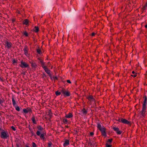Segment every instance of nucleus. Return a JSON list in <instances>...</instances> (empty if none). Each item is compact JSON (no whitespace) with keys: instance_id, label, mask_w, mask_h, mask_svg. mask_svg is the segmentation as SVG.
<instances>
[{"instance_id":"nucleus-40","label":"nucleus","mask_w":147,"mask_h":147,"mask_svg":"<svg viewBox=\"0 0 147 147\" xmlns=\"http://www.w3.org/2000/svg\"><path fill=\"white\" fill-rule=\"evenodd\" d=\"M67 82L71 84V82L69 80H67Z\"/></svg>"},{"instance_id":"nucleus-1","label":"nucleus","mask_w":147,"mask_h":147,"mask_svg":"<svg viewBox=\"0 0 147 147\" xmlns=\"http://www.w3.org/2000/svg\"><path fill=\"white\" fill-rule=\"evenodd\" d=\"M144 101L143 104V107L141 111L140 112V114L141 116L143 117L145 115V114L146 112V106L147 104V98L146 95L144 96Z\"/></svg>"},{"instance_id":"nucleus-6","label":"nucleus","mask_w":147,"mask_h":147,"mask_svg":"<svg viewBox=\"0 0 147 147\" xmlns=\"http://www.w3.org/2000/svg\"><path fill=\"white\" fill-rule=\"evenodd\" d=\"M1 137L3 139H7L9 136L4 131L1 132Z\"/></svg>"},{"instance_id":"nucleus-19","label":"nucleus","mask_w":147,"mask_h":147,"mask_svg":"<svg viewBox=\"0 0 147 147\" xmlns=\"http://www.w3.org/2000/svg\"><path fill=\"white\" fill-rule=\"evenodd\" d=\"M103 126L102 127L101 126V124L100 123H98L97 124V127L100 130V129H102L103 128Z\"/></svg>"},{"instance_id":"nucleus-45","label":"nucleus","mask_w":147,"mask_h":147,"mask_svg":"<svg viewBox=\"0 0 147 147\" xmlns=\"http://www.w3.org/2000/svg\"><path fill=\"white\" fill-rule=\"evenodd\" d=\"M95 34L94 33H92V34L91 35L92 36H94Z\"/></svg>"},{"instance_id":"nucleus-38","label":"nucleus","mask_w":147,"mask_h":147,"mask_svg":"<svg viewBox=\"0 0 147 147\" xmlns=\"http://www.w3.org/2000/svg\"><path fill=\"white\" fill-rule=\"evenodd\" d=\"M146 9V7H144V6H143V7H142V9L143 10V11L144 10H145Z\"/></svg>"},{"instance_id":"nucleus-46","label":"nucleus","mask_w":147,"mask_h":147,"mask_svg":"<svg viewBox=\"0 0 147 147\" xmlns=\"http://www.w3.org/2000/svg\"><path fill=\"white\" fill-rule=\"evenodd\" d=\"M3 103V101L1 99H0V104Z\"/></svg>"},{"instance_id":"nucleus-36","label":"nucleus","mask_w":147,"mask_h":147,"mask_svg":"<svg viewBox=\"0 0 147 147\" xmlns=\"http://www.w3.org/2000/svg\"><path fill=\"white\" fill-rule=\"evenodd\" d=\"M112 139H109L107 141V142H109L110 143H111V142H112Z\"/></svg>"},{"instance_id":"nucleus-53","label":"nucleus","mask_w":147,"mask_h":147,"mask_svg":"<svg viewBox=\"0 0 147 147\" xmlns=\"http://www.w3.org/2000/svg\"><path fill=\"white\" fill-rule=\"evenodd\" d=\"M25 147H30L27 145H26L25 146Z\"/></svg>"},{"instance_id":"nucleus-2","label":"nucleus","mask_w":147,"mask_h":147,"mask_svg":"<svg viewBox=\"0 0 147 147\" xmlns=\"http://www.w3.org/2000/svg\"><path fill=\"white\" fill-rule=\"evenodd\" d=\"M61 91L64 96H68L70 95V92L64 89L63 88Z\"/></svg>"},{"instance_id":"nucleus-33","label":"nucleus","mask_w":147,"mask_h":147,"mask_svg":"<svg viewBox=\"0 0 147 147\" xmlns=\"http://www.w3.org/2000/svg\"><path fill=\"white\" fill-rule=\"evenodd\" d=\"M122 131H119V130H118L116 132L117 134L119 135L121 134L122 133Z\"/></svg>"},{"instance_id":"nucleus-24","label":"nucleus","mask_w":147,"mask_h":147,"mask_svg":"<svg viewBox=\"0 0 147 147\" xmlns=\"http://www.w3.org/2000/svg\"><path fill=\"white\" fill-rule=\"evenodd\" d=\"M113 129L116 132H117L119 130V129L118 128L116 127H113Z\"/></svg>"},{"instance_id":"nucleus-12","label":"nucleus","mask_w":147,"mask_h":147,"mask_svg":"<svg viewBox=\"0 0 147 147\" xmlns=\"http://www.w3.org/2000/svg\"><path fill=\"white\" fill-rule=\"evenodd\" d=\"M30 63L31 64L32 67L34 69H35L36 68L37 65L36 64L33 62H30Z\"/></svg>"},{"instance_id":"nucleus-52","label":"nucleus","mask_w":147,"mask_h":147,"mask_svg":"<svg viewBox=\"0 0 147 147\" xmlns=\"http://www.w3.org/2000/svg\"><path fill=\"white\" fill-rule=\"evenodd\" d=\"M132 73L133 74H135V72L134 71H132Z\"/></svg>"},{"instance_id":"nucleus-50","label":"nucleus","mask_w":147,"mask_h":147,"mask_svg":"<svg viewBox=\"0 0 147 147\" xmlns=\"http://www.w3.org/2000/svg\"><path fill=\"white\" fill-rule=\"evenodd\" d=\"M43 76L44 77H46V74H45V73H43Z\"/></svg>"},{"instance_id":"nucleus-48","label":"nucleus","mask_w":147,"mask_h":147,"mask_svg":"<svg viewBox=\"0 0 147 147\" xmlns=\"http://www.w3.org/2000/svg\"><path fill=\"white\" fill-rule=\"evenodd\" d=\"M16 146V147H20V145L18 144H17Z\"/></svg>"},{"instance_id":"nucleus-17","label":"nucleus","mask_w":147,"mask_h":147,"mask_svg":"<svg viewBox=\"0 0 147 147\" xmlns=\"http://www.w3.org/2000/svg\"><path fill=\"white\" fill-rule=\"evenodd\" d=\"M29 21L27 19H25L23 21V24H25L26 25H28V24Z\"/></svg>"},{"instance_id":"nucleus-25","label":"nucleus","mask_w":147,"mask_h":147,"mask_svg":"<svg viewBox=\"0 0 147 147\" xmlns=\"http://www.w3.org/2000/svg\"><path fill=\"white\" fill-rule=\"evenodd\" d=\"M63 121L65 124H67L68 123V120L66 119H63Z\"/></svg>"},{"instance_id":"nucleus-43","label":"nucleus","mask_w":147,"mask_h":147,"mask_svg":"<svg viewBox=\"0 0 147 147\" xmlns=\"http://www.w3.org/2000/svg\"><path fill=\"white\" fill-rule=\"evenodd\" d=\"M15 21V19H13L12 20V22H14Z\"/></svg>"},{"instance_id":"nucleus-30","label":"nucleus","mask_w":147,"mask_h":147,"mask_svg":"<svg viewBox=\"0 0 147 147\" xmlns=\"http://www.w3.org/2000/svg\"><path fill=\"white\" fill-rule=\"evenodd\" d=\"M32 147H37V145L34 142L32 143Z\"/></svg>"},{"instance_id":"nucleus-57","label":"nucleus","mask_w":147,"mask_h":147,"mask_svg":"<svg viewBox=\"0 0 147 147\" xmlns=\"http://www.w3.org/2000/svg\"><path fill=\"white\" fill-rule=\"evenodd\" d=\"M24 75H25V72H24L23 73V74Z\"/></svg>"},{"instance_id":"nucleus-20","label":"nucleus","mask_w":147,"mask_h":147,"mask_svg":"<svg viewBox=\"0 0 147 147\" xmlns=\"http://www.w3.org/2000/svg\"><path fill=\"white\" fill-rule=\"evenodd\" d=\"M82 112L83 114L85 115L87 113V111L84 108L82 110Z\"/></svg>"},{"instance_id":"nucleus-55","label":"nucleus","mask_w":147,"mask_h":147,"mask_svg":"<svg viewBox=\"0 0 147 147\" xmlns=\"http://www.w3.org/2000/svg\"><path fill=\"white\" fill-rule=\"evenodd\" d=\"M145 27L146 28H147V25H146L145 26Z\"/></svg>"},{"instance_id":"nucleus-5","label":"nucleus","mask_w":147,"mask_h":147,"mask_svg":"<svg viewBox=\"0 0 147 147\" xmlns=\"http://www.w3.org/2000/svg\"><path fill=\"white\" fill-rule=\"evenodd\" d=\"M20 66L22 68H25L28 67H29V65L25 62H24L23 61H21Z\"/></svg>"},{"instance_id":"nucleus-29","label":"nucleus","mask_w":147,"mask_h":147,"mask_svg":"<svg viewBox=\"0 0 147 147\" xmlns=\"http://www.w3.org/2000/svg\"><path fill=\"white\" fill-rule=\"evenodd\" d=\"M61 94V92H59L58 91H57L55 92V94L57 96H59Z\"/></svg>"},{"instance_id":"nucleus-28","label":"nucleus","mask_w":147,"mask_h":147,"mask_svg":"<svg viewBox=\"0 0 147 147\" xmlns=\"http://www.w3.org/2000/svg\"><path fill=\"white\" fill-rule=\"evenodd\" d=\"M15 107L16 109L18 111H20V108L18 106H16Z\"/></svg>"},{"instance_id":"nucleus-42","label":"nucleus","mask_w":147,"mask_h":147,"mask_svg":"<svg viewBox=\"0 0 147 147\" xmlns=\"http://www.w3.org/2000/svg\"><path fill=\"white\" fill-rule=\"evenodd\" d=\"M90 134L91 136H92L94 134V133L93 132H91L90 133Z\"/></svg>"},{"instance_id":"nucleus-44","label":"nucleus","mask_w":147,"mask_h":147,"mask_svg":"<svg viewBox=\"0 0 147 147\" xmlns=\"http://www.w3.org/2000/svg\"><path fill=\"white\" fill-rule=\"evenodd\" d=\"M13 63H16V61L15 60H13Z\"/></svg>"},{"instance_id":"nucleus-14","label":"nucleus","mask_w":147,"mask_h":147,"mask_svg":"<svg viewBox=\"0 0 147 147\" xmlns=\"http://www.w3.org/2000/svg\"><path fill=\"white\" fill-rule=\"evenodd\" d=\"M69 144V141L68 140H65L64 143L63 144V146L64 147L67 146V145Z\"/></svg>"},{"instance_id":"nucleus-4","label":"nucleus","mask_w":147,"mask_h":147,"mask_svg":"<svg viewBox=\"0 0 147 147\" xmlns=\"http://www.w3.org/2000/svg\"><path fill=\"white\" fill-rule=\"evenodd\" d=\"M38 130L36 132V135L37 136H39L41 132H43L44 129L40 125H38L37 127Z\"/></svg>"},{"instance_id":"nucleus-51","label":"nucleus","mask_w":147,"mask_h":147,"mask_svg":"<svg viewBox=\"0 0 147 147\" xmlns=\"http://www.w3.org/2000/svg\"><path fill=\"white\" fill-rule=\"evenodd\" d=\"M31 132V134H32L33 135L34 134V133L32 131Z\"/></svg>"},{"instance_id":"nucleus-7","label":"nucleus","mask_w":147,"mask_h":147,"mask_svg":"<svg viewBox=\"0 0 147 147\" xmlns=\"http://www.w3.org/2000/svg\"><path fill=\"white\" fill-rule=\"evenodd\" d=\"M100 130L102 134V136H104L105 137L107 135L106 132V129L105 128L104 126H103L102 128L100 129Z\"/></svg>"},{"instance_id":"nucleus-37","label":"nucleus","mask_w":147,"mask_h":147,"mask_svg":"<svg viewBox=\"0 0 147 147\" xmlns=\"http://www.w3.org/2000/svg\"><path fill=\"white\" fill-rule=\"evenodd\" d=\"M106 146L107 147H111L112 146L111 145L108 144L107 143L106 144Z\"/></svg>"},{"instance_id":"nucleus-16","label":"nucleus","mask_w":147,"mask_h":147,"mask_svg":"<svg viewBox=\"0 0 147 147\" xmlns=\"http://www.w3.org/2000/svg\"><path fill=\"white\" fill-rule=\"evenodd\" d=\"M73 117V115L71 113H69L68 114L66 115L65 117L67 118H71Z\"/></svg>"},{"instance_id":"nucleus-41","label":"nucleus","mask_w":147,"mask_h":147,"mask_svg":"<svg viewBox=\"0 0 147 147\" xmlns=\"http://www.w3.org/2000/svg\"><path fill=\"white\" fill-rule=\"evenodd\" d=\"M131 76L133 77L134 78L136 76V74H134V75H131Z\"/></svg>"},{"instance_id":"nucleus-23","label":"nucleus","mask_w":147,"mask_h":147,"mask_svg":"<svg viewBox=\"0 0 147 147\" xmlns=\"http://www.w3.org/2000/svg\"><path fill=\"white\" fill-rule=\"evenodd\" d=\"M36 51L37 53L39 54H40L42 53V52L40 49H37Z\"/></svg>"},{"instance_id":"nucleus-35","label":"nucleus","mask_w":147,"mask_h":147,"mask_svg":"<svg viewBox=\"0 0 147 147\" xmlns=\"http://www.w3.org/2000/svg\"><path fill=\"white\" fill-rule=\"evenodd\" d=\"M11 128L12 129V130L14 131H16V129L15 127H14L13 126H12L11 127Z\"/></svg>"},{"instance_id":"nucleus-34","label":"nucleus","mask_w":147,"mask_h":147,"mask_svg":"<svg viewBox=\"0 0 147 147\" xmlns=\"http://www.w3.org/2000/svg\"><path fill=\"white\" fill-rule=\"evenodd\" d=\"M23 34L26 36H28V33L26 31L24 32Z\"/></svg>"},{"instance_id":"nucleus-10","label":"nucleus","mask_w":147,"mask_h":147,"mask_svg":"<svg viewBox=\"0 0 147 147\" xmlns=\"http://www.w3.org/2000/svg\"><path fill=\"white\" fill-rule=\"evenodd\" d=\"M87 99L91 102L95 101V100L93 98L92 96H90L88 97Z\"/></svg>"},{"instance_id":"nucleus-21","label":"nucleus","mask_w":147,"mask_h":147,"mask_svg":"<svg viewBox=\"0 0 147 147\" xmlns=\"http://www.w3.org/2000/svg\"><path fill=\"white\" fill-rule=\"evenodd\" d=\"M12 101L13 106L15 107L16 106V103L13 98H12Z\"/></svg>"},{"instance_id":"nucleus-22","label":"nucleus","mask_w":147,"mask_h":147,"mask_svg":"<svg viewBox=\"0 0 147 147\" xmlns=\"http://www.w3.org/2000/svg\"><path fill=\"white\" fill-rule=\"evenodd\" d=\"M32 121L33 123L34 124H36V122L35 120V117L34 116H33L32 119Z\"/></svg>"},{"instance_id":"nucleus-15","label":"nucleus","mask_w":147,"mask_h":147,"mask_svg":"<svg viewBox=\"0 0 147 147\" xmlns=\"http://www.w3.org/2000/svg\"><path fill=\"white\" fill-rule=\"evenodd\" d=\"M38 59L39 60V62L42 65V67L45 66V63L43 62V60H41L40 58H38Z\"/></svg>"},{"instance_id":"nucleus-39","label":"nucleus","mask_w":147,"mask_h":147,"mask_svg":"<svg viewBox=\"0 0 147 147\" xmlns=\"http://www.w3.org/2000/svg\"><path fill=\"white\" fill-rule=\"evenodd\" d=\"M53 78L54 80H57L58 79V78L57 77H53Z\"/></svg>"},{"instance_id":"nucleus-8","label":"nucleus","mask_w":147,"mask_h":147,"mask_svg":"<svg viewBox=\"0 0 147 147\" xmlns=\"http://www.w3.org/2000/svg\"><path fill=\"white\" fill-rule=\"evenodd\" d=\"M43 69L46 72V73L49 75V76L51 77V74L50 73V71L49 69H48V68L45 66L42 67Z\"/></svg>"},{"instance_id":"nucleus-27","label":"nucleus","mask_w":147,"mask_h":147,"mask_svg":"<svg viewBox=\"0 0 147 147\" xmlns=\"http://www.w3.org/2000/svg\"><path fill=\"white\" fill-rule=\"evenodd\" d=\"M28 113L29 112L31 113L32 112V110L30 108L28 107L26 108Z\"/></svg>"},{"instance_id":"nucleus-32","label":"nucleus","mask_w":147,"mask_h":147,"mask_svg":"<svg viewBox=\"0 0 147 147\" xmlns=\"http://www.w3.org/2000/svg\"><path fill=\"white\" fill-rule=\"evenodd\" d=\"M24 112L25 113H28L26 109H23Z\"/></svg>"},{"instance_id":"nucleus-9","label":"nucleus","mask_w":147,"mask_h":147,"mask_svg":"<svg viewBox=\"0 0 147 147\" xmlns=\"http://www.w3.org/2000/svg\"><path fill=\"white\" fill-rule=\"evenodd\" d=\"M24 51V54L27 57L29 56V54L28 53V50L27 47H25L23 49Z\"/></svg>"},{"instance_id":"nucleus-58","label":"nucleus","mask_w":147,"mask_h":147,"mask_svg":"<svg viewBox=\"0 0 147 147\" xmlns=\"http://www.w3.org/2000/svg\"><path fill=\"white\" fill-rule=\"evenodd\" d=\"M1 130V128L0 127V130Z\"/></svg>"},{"instance_id":"nucleus-3","label":"nucleus","mask_w":147,"mask_h":147,"mask_svg":"<svg viewBox=\"0 0 147 147\" xmlns=\"http://www.w3.org/2000/svg\"><path fill=\"white\" fill-rule=\"evenodd\" d=\"M118 121L119 122H122V123L124 124H127L129 125L130 124V122L125 119L120 118L119 119Z\"/></svg>"},{"instance_id":"nucleus-31","label":"nucleus","mask_w":147,"mask_h":147,"mask_svg":"<svg viewBox=\"0 0 147 147\" xmlns=\"http://www.w3.org/2000/svg\"><path fill=\"white\" fill-rule=\"evenodd\" d=\"M52 144L51 142H50L48 143V147H51Z\"/></svg>"},{"instance_id":"nucleus-26","label":"nucleus","mask_w":147,"mask_h":147,"mask_svg":"<svg viewBox=\"0 0 147 147\" xmlns=\"http://www.w3.org/2000/svg\"><path fill=\"white\" fill-rule=\"evenodd\" d=\"M28 113L29 112L31 113L32 112V110L30 108L28 107L26 108Z\"/></svg>"},{"instance_id":"nucleus-49","label":"nucleus","mask_w":147,"mask_h":147,"mask_svg":"<svg viewBox=\"0 0 147 147\" xmlns=\"http://www.w3.org/2000/svg\"><path fill=\"white\" fill-rule=\"evenodd\" d=\"M29 129L30 130V131L31 132L32 131V129L31 128H30L29 127Z\"/></svg>"},{"instance_id":"nucleus-56","label":"nucleus","mask_w":147,"mask_h":147,"mask_svg":"<svg viewBox=\"0 0 147 147\" xmlns=\"http://www.w3.org/2000/svg\"><path fill=\"white\" fill-rule=\"evenodd\" d=\"M65 127H67V128H68V126H66Z\"/></svg>"},{"instance_id":"nucleus-11","label":"nucleus","mask_w":147,"mask_h":147,"mask_svg":"<svg viewBox=\"0 0 147 147\" xmlns=\"http://www.w3.org/2000/svg\"><path fill=\"white\" fill-rule=\"evenodd\" d=\"M5 44H6V46L8 49L10 48L12 45L11 43L10 42H9L7 41L5 42Z\"/></svg>"},{"instance_id":"nucleus-18","label":"nucleus","mask_w":147,"mask_h":147,"mask_svg":"<svg viewBox=\"0 0 147 147\" xmlns=\"http://www.w3.org/2000/svg\"><path fill=\"white\" fill-rule=\"evenodd\" d=\"M33 31L36 32H37L39 31V28L38 26H35L34 29H33Z\"/></svg>"},{"instance_id":"nucleus-47","label":"nucleus","mask_w":147,"mask_h":147,"mask_svg":"<svg viewBox=\"0 0 147 147\" xmlns=\"http://www.w3.org/2000/svg\"><path fill=\"white\" fill-rule=\"evenodd\" d=\"M145 7H147V2L146 3L145 5L144 6Z\"/></svg>"},{"instance_id":"nucleus-54","label":"nucleus","mask_w":147,"mask_h":147,"mask_svg":"<svg viewBox=\"0 0 147 147\" xmlns=\"http://www.w3.org/2000/svg\"><path fill=\"white\" fill-rule=\"evenodd\" d=\"M50 77L51 78V80H52V79H53V78H52V76H51V77Z\"/></svg>"},{"instance_id":"nucleus-13","label":"nucleus","mask_w":147,"mask_h":147,"mask_svg":"<svg viewBox=\"0 0 147 147\" xmlns=\"http://www.w3.org/2000/svg\"><path fill=\"white\" fill-rule=\"evenodd\" d=\"M45 134L43 132H41V133H40V135L38 136H40L41 139L44 140L45 139V138L44 137Z\"/></svg>"}]
</instances>
